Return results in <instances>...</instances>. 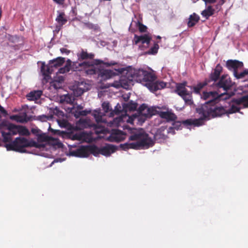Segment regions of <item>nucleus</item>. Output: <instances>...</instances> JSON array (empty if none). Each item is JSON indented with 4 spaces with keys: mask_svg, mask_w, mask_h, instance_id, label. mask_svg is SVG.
<instances>
[{
    "mask_svg": "<svg viewBox=\"0 0 248 248\" xmlns=\"http://www.w3.org/2000/svg\"><path fill=\"white\" fill-rule=\"evenodd\" d=\"M37 137L40 140H42L43 141H46L47 140V137L45 134H40Z\"/></svg>",
    "mask_w": 248,
    "mask_h": 248,
    "instance_id": "49",
    "label": "nucleus"
},
{
    "mask_svg": "<svg viewBox=\"0 0 248 248\" xmlns=\"http://www.w3.org/2000/svg\"><path fill=\"white\" fill-rule=\"evenodd\" d=\"M208 84V83L207 79L203 82H200L198 83L196 86L193 87V91L194 93H199L202 89Z\"/></svg>",
    "mask_w": 248,
    "mask_h": 248,
    "instance_id": "30",
    "label": "nucleus"
},
{
    "mask_svg": "<svg viewBox=\"0 0 248 248\" xmlns=\"http://www.w3.org/2000/svg\"><path fill=\"white\" fill-rule=\"evenodd\" d=\"M192 0L193 1V2H196L197 1H198L199 0ZM202 0L205 2V4H206L208 2L212 3H214L216 1V0Z\"/></svg>",
    "mask_w": 248,
    "mask_h": 248,
    "instance_id": "51",
    "label": "nucleus"
},
{
    "mask_svg": "<svg viewBox=\"0 0 248 248\" xmlns=\"http://www.w3.org/2000/svg\"><path fill=\"white\" fill-rule=\"evenodd\" d=\"M11 124V123L7 121L4 120L0 123V129H4L8 130V126Z\"/></svg>",
    "mask_w": 248,
    "mask_h": 248,
    "instance_id": "39",
    "label": "nucleus"
},
{
    "mask_svg": "<svg viewBox=\"0 0 248 248\" xmlns=\"http://www.w3.org/2000/svg\"><path fill=\"white\" fill-rule=\"evenodd\" d=\"M158 48L159 47H151L150 50L145 52V54L155 55L157 53Z\"/></svg>",
    "mask_w": 248,
    "mask_h": 248,
    "instance_id": "42",
    "label": "nucleus"
},
{
    "mask_svg": "<svg viewBox=\"0 0 248 248\" xmlns=\"http://www.w3.org/2000/svg\"><path fill=\"white\" fill-rule=\"evenodd\" d=\"M91 112V110H81L80 111V113L79 115H80V116H85L87 115L88 114H90Z\"/></svg>",
    "mask_w": 248,
    "mask_h": 248,
    "instance_id": "48",
    "label": "nucleus"
},
{
    "mask_svg": "<svg viewBox=\"0 0 248 248\" xmlns=\"http://www.w3.org/2000/svg\"><path fill=\"white\" fill-rule=\"evenodd\" d=\"M158 115L161 118L166 119L168 122L174 121L177 118L174 113L170 111H159Z\"/></svg>",
    "mask_w": 248,
    "mask_h": 248,
    "instance_id": "15",
    "label": "nucleus"
},
{
    "mask_svg": "<svg viewBox=\"0 0 248 248\" xmlns=\"http://www.w3.org/2000/svg\"><path fill=\"white\" fill-rule=\"evenodd\" d=\"M182 124L187 125H193V119H187L186 120L183 121L182 122Z\"/></svg>",
    "mask_w": 248,
    "mask_h": 248,
    "instance_id": "45",
    "label": "nucleus"
},
{
    "mask_svg": "<svg viewBox=\"0 0 248 248\" xmlns=\"http://www.w3.org/2000/svg\"><path fill=\"white\" fill-rule=\"evenodd\" d=\"M56 21L58 24V25L62 26L66 23L67 20L63 13L58 11V16L56 18Z\"/></svg>",
    "mask_w": 248,
    "mask_h": 248,
    "instance_id": "25",
    "label": "nucleus"
},
{
    "mask_svg": "<svg viewBox=\"0 0 248 248\" xmlns=\"http://www.w3.org/2000/svg\"><path fill=\"white\" fill-rule=\"evenodd\" d=\"M234 95V93H223L218 94L216 91L203 92L202 95V98L207 100L201 106H206L210 108H215V112L217 115L222 116L226 112L225 108L218 104L221 100H226Z\"/></svg>",
    "mask_w": 248,
    "mask_h": 248,
    "instance_id": "2",
    "label": "nucleus"
},
{
    "mask_svg": "<svg viewBox=\"0 0 248 248\" xmlns=\"http://www.w3.org/2000/svg\"><path fill=\"white\" fill-rule=\"evenodd\" d=\"M102 63L103 62L99 60L91 62L85 61L82 62H73L72 68L74 71H81L83 69L88 75L97 74L98 75L99 68L97 67Z\"/></svg>",
    "mask_w": 248,
    "mask_h": 248,
    "instance_id": "6",
    "label": "nucleus"
},
{
    "mask_svg": "<svg viewBox=\"0 0 248 248\" xmlns=\"http://www.w3.org/2000/svg\"><path fill=\"white\" fill-rule=\"evenodd\" d=\"M199 20V16L195 14H193L189 18V21L187 23L188 26L189 27L194 26L198 22Z\"/></svg>",
    "mask_w": 248,
    "mask_h": 248,
    "instance_id": "28",
    "label": "nucleus"
},
{
    "mask_svg": "<svg viewBox=\"0 0 248 248\" xmlns=\"http://www.w3.org/2000/svg\"><path fill=\"white\" fill-rule=\"evenodd\" d=\"M129 140H136L131 143H125L121 145L124 150L133 149L136 150L148 148L154 144V142L149 135L145 132H139L131 135Z\"/></svg>",
    "mask_w": 248,
    "mask_h": 248,
    "instance_id": "3",
    "label": "nucleus"
},
{
    "mask_svg": "<svg viewBox=\"0 0 248 248\" xmlns=\"http://www.w3.org/2000/svg\"><path fill=\"white\" fill-rule=\"evenodd\" d=\"M10 119L20 123H26L30 120L26 113H24V115L22 116L18 115H12L10 117Z\"/></svg>",
    "mask_w": 248,
    "mask_h": 248,
    "instance_id": "21",
    "label": "nucleus"
},
{
    "mask_svg": "<svg viewBox=\"0 0 248 248\" xmlns=\"http://www.w3.org/2000/svg\"><path fill=\"white\" fill-rule=\"evenodd\" d=\"M83 108V107L81 105H78V107H77V109L78 110H80V109H82Z\"/></svg>",
    "mask_w": 248,
    "mask_h": 248,
    "instance_id": "61",
    "label": "nucleus"
},
{
    "mask_svg": "<svg viewBox=\"0 0 248 248\" xmlns=\"http://www.w3.org/2000/svg\"><path fill=\"white\" fill-rule=\"evenodd\" d=\"M86 134L84 133H76L72 135L71 139L72 140H78L79 141L84 140Z\"/></svg>",
    "mask_w": 248,
    "mask_h": 248,
    "instance_id": "34",
    "label": "nucleus"
},
{
    "mask_svg": "<svg viewBox=\"0 0 248 248\" xmlns=\"http://www.w3.org/2000/svg\"><path fill=\"white\" fill-rule=\"evenodd\" d=\"M1 134L2 137V141L4 143H11L12 140V135L8 131L5 132L3 130L1 131Z\"/></svg>",
    "mask_w": 248,
    "mask_h": 248,
    "instance_id": "27",
    "label": "nucleus"
},
{
    "mask_svg": "<svg viewBox=\"0 0 248 248\" xmlns=\"http://www.w3.org/2000/svg\"><path fill=\"white\" fill-rule=\"evenodd\" d=\"M86 123V120L81 119H79L78 122V124H82V125H84Z\"/></svg>",
    "mask_w": 248,
    "mask_h": 248,
    "instance_id": "53",
    "label": "nucleus"
},
{
    "mask_svg": "<svg viewBox=\"0 0 248 248\" xmlns=\"http://www.w3.org/2000/svg\"><path fill=\"white\" fill-rule=\"evenodd\" d=\"M125 134L123 131L118 129H113L109 137V139L112 142H120L125 139Z\"/></svg>",
    "mask_w": 248,
    "mask_h": 248,
    "instance_id": "10",
    "label": "nucleus"
},
{
    "mask_svg": "<svg viewBox=\"0 0 248 248\" xmlns=\"http://www.w3.org/2000/svg\"><path fill=\"white\" fill-rule=\"evenodd\" d=\"M240 108L235 105H232L231 108L227 110L225 109V114H232L239 111Z\"/></svg>",
    "mask_w": 248,
    "mask_h": 248,
    "instance_id": "37",
    "label": "nucleus"
},
{
    "mask_svg": "<svg viewBox=\"0 0 248 248\" xmlns=\"http://www.w3.org/2000/svg\"><path fill=\"white\" fill-rule=\"evenodd\" d=\"M86 25L89 28H93V25L92 24L87 23L86 24Z\"/></svg>",
    "mask_w": 248,
    "mask_h": 248,
    "instance_id": "60",
    "label": "nucleus"
},
{
    "mask_svg": "<svg viewBox=\"0 0 248 248\" xmlns=\"http://www.w3.org/2000/svg\"><path fill=\"white\" fill-rule=\"evenodd\" d=\"M64 58L62 57H58L56 59L50 61L49 63L52 68H57L61 66L64 62Z\"/></svg>",
    "mask_w": 248,
    "mask_h": 248,
    "instance_id": "24",
    "label": "nucleus"
},
{
    "mask_svg": "<svg viewBox=\"0 0 248 248\" xmlns=\"http://www.w3.org/2000/svg\"><path fill=\"white\" fill-rule=\"evenodd\" d=\"M112 86L115 87H119V85H118V84H115V83H113V84L112 85Z\"/></svg>",
    "mask_w": 248,
    "mask_h": 248,
    "instance_id": "62",
    "label": "nucleus"
},
{
    "mask_svg": "<svg viewBox=\"0 0 248 248\" xmlns=\"http://www.w3.org/2000/svg\"><path fill=\"white\" fill-rule=\"evenodd\" d=\"M222 67L220 64H217L214 70V72L211 73L209 79L207 80L208 83L210 81L216 82L219 78L221 72H222Z\"/></svg>",
    "mask_w": 248,
    "mask_h": 248,
    "instance_id": "14",
    "label": "nucleus"
},
{
    "mask_svg": "<svg viewBox=\"0 0 248 248\" xmlns=\"http://www.w3.org/2000/svg\"><path fill=\"white\" fill-rule=\"evenodd\" d=\"M116 147L115 146L108 144L103 147L100 148V154L106 156H109L112 153L116 151Z\"/></svg>",
    "mask_w": 248,
    "mask_h": 248,
    "instance_id": "16",
    "label": "nucleus"
},
{
    "mask_svg": "<svg viewBox=\"0 0 248 248\" xmlns=\"http://www.w3.org/2000/svg\"><path fill=\"white\" fill-rule=\"evenodd\" d=\"M135 24L136 26L138 27L139 31L140 32H145L147 29V28L145 26L143 25L141 23H140L139 21H133L130 25V28H131L133 24Z\"/></svg>",
    "mask_w": 248,
    "mask_h": 248,
    "instance_id": "36",
    "label": "nucleus"
},
{
    "mask_svg": "<svg viewBox=\"0 0 248 248\" xmlns=\"http://www.w3.org/2000/svg\"><path fill=\"white\" fill-rule=\"evenodd\" d=\"M186 82L176 84L174 92L184 99L186 104L191 105L193 103L191 93L186 89Z\"/></svg>",
    "mask_w": 248,
    "mask_h": 248,
    "instance_id": "7",
    "label": "nucleus"
},
{
    "mask_svg": "<svg viewBox=\"0 0 248 248\" xmlns=\"http://www.w3.org/2000/svg\"><path fill=\"white\" fill-rule=\"evenodd\" d=\"M66 123V121H63L62 122V124L64 125ZM62 124H60V125L62 126Z\"/></svg>",
    "mask_w": 248,
    "mask_h": 248,
    "instance_id": "63",
    "label": "nucleus"
},
{
    "mask_svg": "<svg viewBox=\"0 0 248 248\" xmlns=\"http://www.w3.org/2000/svg\"><path fill=\"white\" fill-rule=\"evenodd\" d=\"M7 130L12 136L16 135L18 134V125L11 123V124L8 126Z\"/></svg>",
    "mask_w": 248,
    "mask_h": 248,
    "instance_id": "29",
    "label": "nucleus"
},
{
    "mask_svg": "<svg viewBox=\"0 0 248 248\" xmlns=\"http://www.w3.org/2000/svg\"><path fill=\"white\" fill-rule=\"evenodd\" d=\"M80 111L79 110L73 108L72 113L74 114V116L76 118H78L80 116V115H79L80 113Z\"/></svg>",
    "mask_w": 248,
    "mask_h": 248,
    "instance_id": "47",
    "label": "nucleus"
},
{
    "mask_svg": "<svg viewBox=\"0 0 248 248\" xmlns=\"http://www.w3.org/2000/svg\"><path fill=\"white\" fill-rule=\"evenodd\" d=\"M154 46H155V47L158 46V45L157 43H155Z\"/></svg>",
    "mask_w": 248,
    "mask_h": 248,
    "instance_id": "64",
    "label": "nucleus"
},
{
    "mask_svg": "<svg viewBox=\"0 0 248 248\" xmlns=\"http://www.w3.org/2000/svg\"><path fill=\"white\" fill-rule=\"evenodd\" d=\"M132 80L140 83L151 91H156L166 86L163 81H155L156 77L152 73L142 69H134L130 72Z\"/></svg>",
    "mask_w": 248,
    "mask_h": 248,
    "instance_id": "1",
    "label": "nucleus"
},
{
    "mask_svg": "<svg viewBox=\"0 0 248 248\" xmlns=\"http://www.w3.org/2000/svg\"><path fill=\"white\" fill-rule=\"evenodd\" d=\"M214 10L211 6H208L202 12L203 16L208 18L210 16L214 14Z\"/></svg>",
    "mask_w": 248,
    "mask_h": 248,
    "instance_id": "31",
    "label": "nucleus"
},
{
    "mask_svg": "<svg viewBox=\"0 0 248 248\" xmlns=\"http://www.w3.org/2000/svg\"><path fill=\"white\" fill-rule=\"evenodd\" d=\"M116 62H110V63H108V62H106L104 63V64L105 65H106L107 66H111V65H114L115 64H116Z\"/></svg>",
    "mask_w": 248,
    "mask_h": 248,
    "instance_id": "56",
    "label": "nucleus"
},
{
    "mask_svg": "<svg viewBox=\"0 0 248 248\" xmlns=\"http://www.w3.org/2000/svg\"><path fill=\"white\" fill-rule=\"evenodd\" d=\"M138 104L133 101H130L127 103L123 104V109L125 111H134L136 110Z\"/></svg>",
    "mask_w": 248,
    "mask_h": 248,
    "instance_id": "22",
    "label": "nucleus"
},
{
    "mask_svg": "<svg viewBox=\"0 0 248 248\" xmlns=\"http://www.w3.org/2000/svg\"><path fill=\"white\" fill-rule=\"evenodd\" d=\"M31 132L32 134L38 136L40 134L41 130L38 128H33L31 129Z\"/></svg>",
    "mask_w": 248,
    "mask_h": 248,
    "instance_id": "46",
    "label": "nucleus"
},
{
    "mask_svg": "<svg viewBox=\"0 0 248 248\" xmlns=\"http://www.w3.org/2000/svg\"><path fill=\"white\" fill-rule=\"evenodd\" d=\"M248 75V70H245L243 72L238 73V72H234V76L237 79H240L244 78L246 75Z\"/></svg>",
    "mask_w": 248,
    "mask_h": 248,
    "instance_id": "38",
    "label": "nucleus"
},
{
    "mask_svg": "<svg viewBox=\"0 0 248 248\" xmlns=\"http://www.w3.org/2000/svg\"><path fill=\"white\" fill-rule=\"evenodd\" d=\"M72 66L73 64L71 65V61L70 60H68L65 65L59 69L58 73L60 74H64L69 72L71 69L74 71L72 68Z\"/></svg>",
    "mask_w": 248,
    "mask_h": 248,
    "instance_id": "26",
    "label": "nucleus"
},
{
    "mask_svg": "<svg viewBox=\"0 0 248 248\" xmlns=\"http://www.w3.org/2000/svg\"><path fill=\"white\" fill-rule=\"evenodd\" d=\"M115 121H116L117 123H120L123 121V117H119L118 118H116L114 120Z\"/></svg>",
    "mask_w": 248,
    "mask_h": 248,
    "instance_id": "55",
    "label": "nucleus"
},
{
    "mask_svg": "<svg viewBox=\"0 0 248 248\" xmlns=\"http://www.w3.org/2000/svg\"><path fill=\"white\" fill-rule=\"evenodd\" d=\"M18 134L21 136H28L30 135L29 130L25 126L18 125Z\"/></svg>",
    "mask_w": 248,
    "mask_h": 248,
    "instance_id": "32",
    "label": "nucleus"
},
{
    "mask_svg": "<svg viewBox=\"0 0 248 248\" xmlns=\"http://www.w3.org/2000/svg\"><path fill=\"white\" fill-rule=\"evenodd\" d=\"M47 119V117L45 115H40L38 116V120L41 121H46Z\"/></svg>",
    "mask_w": 248,
    "mask_h": 248,
    "instance_id": "50",
    "label": "nucleus"
},
{
    "mask_svg": "<svg viewBox=\"0 0 248 248\" xmlns=\"http://www.w3.org/2000/svg\"><path fill=\"white\" fill-rule=\"evenodd\" d=\"M65 99L66 100V102L70 103V104H72L73 103V101L71 100L70 97H67L66 96L65 97Z\"/></svg>",
    "mask_w": 248,
    "mask_h": 248,
    "instance_id": "58",
    "label": "nucleus"
},
{
    "mask_svg": "<svg viewBox=\"0 0 248 248\" xmlns=\"http://www.w3.org/2000/svg\"><path fill=\"white\" fill-rule=\"evenodd\" d=\"M94 57V54L92 53L88 54L86 51H82L79 56V59L86 60L92 59Z\"/></svg>",
    "mask_w": 248,
    "mask_h": 248,
    "instance_id": "35",
    "label": "nucleus"
},
{
    "mask_svg": "<svg viewBox=\"0 0 248 248\" xmlns=\"http://www.w3.org/2000/svg\"><path fill=\"white\" fill-rule=\"evenodd\" d=\"M232 85V81L228 76L223 75L219 81L217 83V86L218 88H223L226 93L228 90L230 89Z\"/></svg>",
    "mask_w": 248,
    "mask_h": 248,
    "instance_id": "8",
    "label": "nucleus"
},
{
    "mask_svg": "<svg viewBox=\"0 0 248 248\" xmlns=\"http://www.w3.org/2000/svg\"><path fill=\"white\" fill-rule=\"evenodd\" d=\"M61 27H62L61 26L57 25L56 27V29L54 31V32H56L57 33L58 32L60 31V30H61Z\"/></svg>",
    "mask_w": 248,
    "mask_h": 248,
    "instance_id": "57",
    "label": "nucleus"
},
{
    "mask_svg": "<svg viewBox=\"0 0 248 248\" xmlns=\"http://www.w3.org/2000/svg\"><path fill=\"white\" fill-rule=\"evenodd\" d=\"M61 51L62 52V53H63V52H67V53H69V51L67 50L64 47H62L61 49Z\"/></svg>",
    "mask_w": 248,
    "mask_h": 248,
    "instance_id": "59",
    "label": "nucleus"
},
{
    "mask_svg": "<svg viewBox=\"0 0 248 248\" xmlns=\"http://www.w3.org/2000/svg\"><path fill=\"white\" fill-rule=\"evenodd\" d=\"M48 130L50 131H51L52 132H53V133L54 134H58V133H59L60 132V130H54L53 129H52L50 126H49V129Z\"/></svg>",
    "mask_w": 248,
    "mask_h": 248,
    "instance_id": "54",
    "label": "nucleus"
},
{
    "mask_svg": "<svg viewBox=\"0 0 248 248\" xmlns=\"http://www.w3.org/2000/svg\"><path fill=\"white\" fill-rule=\"evenodd\" d=\"M102 107L105 113L110 112V116H113L114 114H118L120 112V111L117 109L116 108L114 110H112L109 103L108 102H103L102 104Z\"/></svg>",
    "mask_w": 248,
    "mask_h": 248,
    "instance_id": "18",
    "label": "nucleus"
},
{
    "mask_svg": "<svg viewBox=\"0 0 248 248\" xmlns=\"http://www.w3.org/2000/svg\"><path fill=\"white\" fill-rule=\"evenodd\" d=\"M151 38L147 34L143 35L138 36L135 35L134 38V41L135 45H137L139 43H141L142 44H146L148 45L150 42Z\"/></svg>",
    "mask_w": 248,
    "mask_h": 248,
    "instance_id": "17",
    "label": "nucleus"
},
{
    "mask_svg": "<svg viewBox=\"0 0 248 248\" xmlns=\"http://www.w3.org/2000/svg\"><path fill=\"white\" fill-rule=\"evenodd\" d=\"M85 92L84 89H83L81 88H77L74 91L75 94L77 96H79L81 95Z\"/></svg>",
    "mask_w": 248,
    "mask_h": 248,
    "instance_id": "41",
    "label": "nucleus"
},
{
    "mask_svg": "<svg viewBox=\"0 0 248 248\" xmlns=\"http://www.w3.org/2000/svg\"><path fill=\"white\" fill-rule=\"evenodd\" d=\"M42 93L41 90L31 91L27 94L26 97L30 101L36 100L41 97Z\"/></svg>",
    "mask_w": 248,
    "mask_h": 248,
    "instance_id": "19",
    "label": "nucleus"
},
{
    "mask_svg": "<svg viewBox=\"0 0 248 248\" xmlns=\"http://www.w3.org/2000/svg\"><path fill=\"white\" fill-rule=\"evenodd\" d=\"M9 39L14 43H18L20 39L17 36H10Z\"/></svg>",
    "mask_w": 248,
    "mask_h": 248,
    "instance_id": "44",
    "label": "nucleus"
},
{
    "mask_svg": "<svg viewBox=\"0 0 248 248\" xmlns=\"http://www.w3.org/2000/svg\"><path fill=\"white\" fill-rule=\"evenodd\" d=\"M52 86L55 89H60L62 87V84L58 81L57 79H54L52 82Z\"/></svg>",
    "mask_w": 248,
    "mask_h": 248,
    "instance_id": "40",
    "label": "nucleus"
},
{
    "mask_svg": "<svg viewBox=\"0 0 248 248\" xmlns=\"http://www.w3.org/2000/svg\"><path fill=\"white\" fill-rule=\"evenodd\" d=\"M55 79H57L58 81H60V82L62 84V83L64 81V78L63 77L60 76V77H57Z\"/></svg>",
    "mask_w": 248,
    "mask_h": 248,
    "instance_id": "52",
    "label": "nucleus"
},
{
    "mask_svg": "<svg viewBox=\"0 0 248 248\" xmlns=\"http://www.w3.org/2000/svg\"><path fill=\"white\" fill-rule=\"evenodd\" d=\"M53 71V68L50 65L49 63L47 65L45 64V62H42V65L41 67V72L44 77V78L46 80H48L49 78H50V74L52 73Z\"/></svg>",
    "mask_w": 248,
    "mask_h": 248,
    "instance_id": "13",
    "label": "nucleus"
},
{
    "mask_svg": "<svg viewBox=\"0 0 248 248\" xmlns=\"http://www.w3.org/2000/svg\"><path fill=\"white\" fill-rule=\"evenodd\" d=\"M115 73L112 70L99 69L98 77L100 78L101 80H106L111 78L112 77L115 76Z\"/></svg>",
    "mask_w": 248,
    "mask_h": 248,
    "instance_id": "12",
    "label": "nucleus"
},
{
    "mask_svg": "<svg viewBox=\"0 0 248 248\" xmlns=\"http://www.w3.org/2000/svg\"><path fill=\"white\" fill-rule=\"evenodd\" d=\"M182 122L179 121H175L173 123V128L176 130H178L181 128V127H182Z\"/></svg>",
    "mask_w": 248,
    "mask_h": 248,
    "instance_id": "43",
    "label": "nucleus"
},
{
    "mask_svg": "<svg viewBox=\"0 0 248 248\" xmlns=\"http://www.w3.org/2000/svg\"><path fill=\"white\" fill-rule=\"evenodd\" d=\"M89 154H92L97 156L100 154V148H98L95 145H89Z\"/></svg>",
    "mask_w": 248,
    "mask_h": 248,
    "instance_id": "33",
    "label": "nucleus"
},
{
    "mask_svg": "<svg viewBox=\"0 0 248 248\" xmlns=\"http://www.w3.org/2000/svg\"><path fill=\"white\" fill-rule=\"evenodd\" d=\"M215 109L206 106H201L196 108V112L200 115L199 119H193V125L195 126H200L204 124L205 121L211 119L220 117L215 112Z\"/></svg>",
    "mask_w": 248,
    "mask_h": 248,
    "instance_id": "4",
    "label": "nucleus"
},
{
    "mask_svg": "<svg viewBox=\"0 0 248 248\" xmlns=\"http://www.w3.org/2000/svg\"><path fill=\"white\" fill-rule=\"evenodd\" d=\"M232 102L236 105H240L242 104L244 108H248V95L243 96L239 98H233Z\"/></svg>",
    "mask_w": 248,
    "mask_h": 248,
    "instance_id": "20",
    "label": "nucleus"
},
{
    "mask_svg": "<svg viewBox=\"0 0 248 248\" xmlns=\"http://www.w3.org/2000/svg\"><path fill=\"white\" fill-rule=\"evenodd\" d=\"M139 111L142 115L146 117H150L154 114L151 109L145 104H142L140 107Z\"/></svg>",
    "mask_w": 248,
    "mask_h": 248,
    "instance_id": "23",
    "label": "nucleus"
},
{
    "mask_svg": "<svg viewBox=\"0 0 248 248\" xmlns=\"http://www.w3.org/2000/svg\"><path fill=\"white\" fill-rule=\"evenodd\" d=\"M8 151H14L20 153H24L25 147H38V144L33 140L29 141L23 137L16 138L14 141L5 145Z\"/></svg>",
    "mask_w": 248,
    "mask_h": 248,
    "instance_id": "5",
    "label": "nucleus"
},
{
    "mask_svg": "<svg viewBox=\"0 0 248 248\" xmlns=\"http://www.w3.org/2000/svg\"><path fill=\"white\" fill-rule=\"evenodd\" d=\"M70 155L74 156L86 157L89 155V145L81 146L76 150L70 152Z\"/></svg>",
    "mask_w": 248,
    "mask_h": 248,
    "instance_id": "9",
    "label": "nucleus"
},
{
    "mask_svg": "<svg viewBox=\"0 0 248 248\" xmlns=\"http://www.w3.org/2000/svg\"><path fill=\"white\" fill-rule=\"evenodd\" d=\"M226 67L229 70H233L234 75L238 68L243 67V63L237 60H229L226 62Z\"/></svg>",
    "mask_w": 248,
    "mask_h": 248,
    "instance_id": "11",
    "label": "nucleus"
}]
</instances>
